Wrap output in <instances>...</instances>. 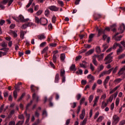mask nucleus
<instances>
[{
    "instance_id": "nucleus-20",
    "label": "nucleus",
    "mask_w": 125,
    "mask_h": 125,
    "mask_svg": "<svg viewBox=\"0 0 125 125\" xmlns=\"http://www.w3.org/2000/svg\"><path fill=\"white\" fill-rule=\"evenodd\" d=\"M38 38L39 40H40V41H42V40H44L45 39V36L44 34H40L38 36Z\"/></svg>"
},
{
    "instance_id": "nucleus-55",
    "label": "nucleus",
    "mask_w": 125,
    "mask_h": 125,
    "mask_svg": "<svg viewBox=\"0 0 125 125\" xmlns=\"http://www.w3.org/2000/svg\"><path fill=\"white\" fill-rule=\"evenodd\" d=\"M98 116H99V112L98 111L95 113L94 119H97V118H98Z\"/></svg>"
},
{
    "instance_id": "nucleus-39",
    "label": "nucleus",
    "mask_w": 125,
    "mask_h": 125,
    "mask_svg": "<svg viewBox=\"0 0 125 125\" xmlns=\"http://www.w3.org/2000/svg\"><path fill=\"white\" fill-rule=\"evenodd\" d=\"M19 19L20 20V21H21V22H24V17L21 15H20L19 16Z\"/></svg>"
},
{
    "instance_id": "nucleus-40",
    "label": "nucleus",
    "mask_w": 125,
    "mask_h": 125,
    "mask_svg": "<svg viewBox=\"0 0 125 125\" xmlns=\"http://www.w3.org/2000/svg\"><path fill=\"white\" fill-rule=\"evenodd\" d=\"M71 71H75L76 70V66L75 64H72L70 68Z\"/></svg>"
},
{
    "instance_id": "nucleus-34",
    "label": "nucleus",
    "mask_w": 125,
    "mask_h": 125,
    "mask_svg": "<svg viewBox=\"0 0 125 125\" xmlns=\"http://www.w3.org/2000/svg\"><path fill=\"white\" fill-rule=\"evenodd\" d=\"M93 97H94L93 95H90L88 98L89 103H91V102H92V101L93 100Z\"/></svg>"
},
{
    "instance_id": "nucleus-54",
    "label": "nucleus",
    "mask_w": 125,
    "mask_h": 125,
    "mask_svg": "<svg viewBox=\"0 0 125 125\" xmlns=\"http://www.w3.org/2000/svg\"><path fill=\"white\" fill-rule=\"evenodd\" d=\"M42 10H39L37 13L36 14L37 15H41V14H42Z\"/></svg>"
},
{
    "instance_id": "nucleus-58",
    "label": "nucleus",
    "mask_w": 125,
    "mask_h": 125,
    "mask_svg": "<svg viewBox=\"0 0 125 125\" xmlns=\"http://www.w3.org/2000/svg\"><path fill=\"white\" fill-rule=\"evenodd\" d=\"M50 65L52 68L53 69H55V65H54V64H53V62H50Z\"/></svg>"
},
{
    "instance_id": "nucleus-57",
    "label": "nucleus",
    "mask_w": 125,
    "mask_h": 125,
    "mask_svg": "<svg viewBox=\"0 0 125 125\" xmlns=\"http://www.w3.org/2000/svg\"><path fill=\"white\" fill-rule=\"evenodd\" d=\"M56 21V17L53 16L52 19V23H55Z\"/></svg>"
},
{
    "instance_id": "nucleus-61",
    "label": "nucleus",
    "mask_w": 125,
    "mask_h": 125,
    "mask_svg": "<svg viewBox=\"0 0 125 125\" xmlns=\"http://www.w3.org/2000/svg\"><path fill=\"white\" fill-rule=\"evenodd\" d=\"M47 50H48V47H45L42 51V53H45V52H46Z\"/></svg>"
},
{
    "instance_id": "nucleus-48",
    "label": "nucleus",
    "mask_w": 125,
    "mask_h": 125,
    "mask_svg": "<svg viewBox=\"0 0 125 125\" xmlns=\"http://www.w3.org/2000/svg\"><path fill=\"white\" fill-rule=\"evenodd\" d=\"M13 95L14 98L16 99L17 98V91L15 90L13 92Z\"/></svg>"
},
{
    "instance_id": "nucleus-62",
    "label": "nucleus",
    "mask_w": 125,
    "mask_h": 125,
    "mask_svg": "<svg viewBox=\"0 0 125 125\" xmlns=\"http://www.w3.org/2000/svg\"><path fill=\"white\" fill-rule=\"evenodd\" d=\"M71 122V119H67L66 121V122H65V125H69L70 123Z\"/></svg>"
},
{
    "instance_id": "nucleus-5",
    "label": "nucleus",
    "mask_w": 125,
    "mask_h": 125,
    "mask_svg": "<svg viewBox=\"0 0 125 125\" xmlns=\"http://www.w3.org/2000/svg\"><path fill=\"white\" fill-rule=\"evenodd\" d=\"M47 19L44 18H42L40 19V23L42 24V26H45L46 24H47Z\"/></svg>"
},
{
    "instance_id": "nucleus-38",
    "label": "nucleus",
    "mask_w": 125,
    "mask_h": 125,
    "mask_svg": "<svg viewBox=\"0 0 125 125\" xmlns=\"http://www.w3.org/2000/svg\"><path fill=\"white\" fill-rule=\"evenodd\" d=\"M120 45V43H118L117 42H115L114 45L112 47L113 49H116V48H117V47H118V46Z\"/></svg>"
},
{
    "instance_id": "nucleus-3",
    "label": "nucleus",
    "mask_w": 125,
    "mask_h": 125,
    "mask_svg": "<svg viewBox=\"0 0 125 125\" xmlns=\"http://www.w3.org/2000/svg\"><path fill=\"white\" fill-rule=\"evenodd\" d=\"M125 24L122 23V24L120 25V27L118 29V32L116 33L115 36H118L119 34H123V33H124V31H125Z\"/></svg>"
},
{
    "instance_id": "nucleus-36",
    "label": "nucleus",
    "mask_w": 125,
    "mask_h": 125,
    "mask_svg": "<svg viewBox=\"0 0 125 125\" xmlns=\"http://www.w3.org/2000/svg\"><path fill=\"white\" fill-rule=\"evenodd\" d=\"M122 51H124L123 48H119L117 50V55H119L120 53H122Z\"/></svg>"
},
{
    "instance_id": "nucleus-23",
    "label": "nucleus",
    "mask_w": 125,
    "mask_h": 125,
    "mask_svg": "<svg viewBox=\"0 0 125 125\" xmlns=\"http://www.w3.org/2000/svg\"><path fill=\"white\" fill-rule=\"evenodd\" d=\"M95 36V34H91L89 35V40H88V42H91L92 41V38Z\"/></svg>"
},
{
    "instance_id": "nucleus-26",
    "label": "nucleus",
    "mask_w": 125,
    "mask_h": 125,
    "mask_svg": "<svg viewBox=\"0 0 125 125\" xmlns=\"http://www.w3.org/2000/svg\"><path fill=\"white\" fill-rule=\"evenodd\" d=\"M113 99H114V96L111 95L109 98L107 100V103H109V102H112L113 101Z\"/></svg>"
},
{
    "instance_id": "nucleus-7",
    "label": "nucleus",
    "mask_w": 125,
    "mask_h": 125,
    "mask_svg": "<svg viewBox=\"0 0 125 125\" xmlns=\"http://www.w3.org/2000/svg\"><path fill=\"white\" fill-rule=\"evenodd\" d=\"M48 8L49 9H50V10H51L52 11H58V10H59V8H58L54 5L50 6L48 7Z\"/></svg>"
},
{
    "instance_id": "nucleus-21",
    "label": "nucleus",
    "mask_w": 125,
    "mask_h": 125,
    "mask_svg": "<svg viewBox=\"0 0 125 125\" xmlns=\"http://www.w3.org/2000/svg\"><path fill=\"white\" fill-rule=\"evenodd\" d=\"M87 79H88L90 80V82H92L95 80L94 77L92 76L91 74H90L87 76Z\"/></svg>"
},
{
    "instance_id": "nucleus-24",
    "label": "nucleus",
    "mask_w": 125,
    "mask_h": 125,
    "mask_svg": "<svg viewBox=\"0 0 125 125\" xmlns=\"http://www.w3.org/2000/svg\"><path fill=\"white\" fill-rule=\"evenodd\" d=\"M122 82V79L121 78H118L116 79L114 81V83H115V84H118V83H120Z\"/></svg>"
},
{
    "instance_id": "nucleus-29",
    "label": "nucleus",
    "mask_w": 125,
    "mask_h": 125,
    "mask_svg": "<svg viewBox=\"0 0 125 125\" xmlns=\"http://www.w3.org/2000/svg\"><path fill=\"white\" fill-rule=\"evenodd\" d=\"M61 77H65V70L64 69H62L61 70Z\"/></svg>"
},
{
    "instance_id": "nucleus-32",
    "label": "nucleus",
    "mask_w": 125,
    "mask_h": 125,
    "mask_svg": "<svg viewBox=\"0 0 125 125\" xmlns=\"http://www.w3.org/2000/svg\"><path fill=\"white\" fill-rule=\"evenodd\" d=\"M96 51L97 53H100V52H101V48H100V46H98L96 47Z\"/></svg>"
},
{
    "instance_id": "nucleus-16",
    "label": "nucleus",
    "mask_w": 125,
    "mask_h": 125,
    "mask_svg": "<svg viewBox=\"0 0 125 125\" xmlns=\"http://www.w3.org/2000/svg\"><path fill=\"white\" fill-rule=\"evenodd\" d=\"M30 88H31V90L32 92H35L36 91V90L35 89V88H36V89H37V90H39V87H36V86H35L33 84H32L31 85Z\"/></svg>"
},
{
    "instance_id": "nucleus-37",
    "label": "nucleus",
    "mask_w": 125,
    "mask_h": 125,
    "mask_svg": "<svg viewBox=\"0 0 125 125\" xmlns=\"http://www.w3.org/2000/svg\"><path fill=\"white\" fill-rule=\"evenodd\" d=\"M20 37L22 39V40L24 39V36L25 35V34L24 33V31H21L20 33Z\"/></svg>"
},
{
    "instance_id": "nucleus-30",
    "label": "nucleus",
    "mask_w": 125,
    "mask_h": 125,
    "mask_svg": "<svg viewBox=\"0 0 125 125\" xmlns=\"http://www.w3.org/2000/svg\"><path fill=\"white\" fill-rule=\"evenodd\" d=\"M119 104H120V98H117L115 101V105L118 107L119 106Z\"/></svg>"
},
{
    "instance_id": "nucleus-31",
    "label": "nucleus",
    "mask_w": 125,
    "mask_h": 125,
    "mask_svg": "<svg viewBox=\"0 0 125 125\" xmlns=\"http://www.w3.org/2000/svg\"><path fill=\"white\" fill-rule=\"evenodd\" d=\"M35 23H37V24H40L41 23V20H40L38 17H35Z\"/></svg>"
},
{
    "instance_id": "nucleus-19",
    "label": "nucleus",
    "mask_w": 125,
    "mask_h": 125,
    "mask_svg": "<svg viewBox=\"0 0 125 125\" xmlns=\"http://www.w3.org/2000/svg\"><path fill=\"white\" fill-rule=\"evenodd\" d=\"M87 122V118L85 117L83 120L80 123V125H86Z\"/></svg>"
},
{
    "instance_id": "nucleus-10",
    "label": "nucleus",
    "mask_w": 125,
    "mask_h": 125,
    "mask_svg": "<svg viewBox=\"0 0 125 125\" xmlns=\"http://www.w3.org/2000/svg\"><path fill=\"white\" fill-rule=\"evenodd\" d=\"M96 30L98 31V37H100L101 35H103V34H104V30L102 29V28L98 29V27H96Z\"/></svg>"
},
{
    "instance_id": "nucleus-1",
    "label": "nucleus",
    "mask_w": 125,
    "mask_h": 125,
    "mask_svg": "<svg viewBox=\"0 0 125 125\" xmlns=\"http://www.w3.org/2000/svg\"><path fill=\"white\" fill-rule=\"evenodd\" d=\"M113 54V53H110L108 55H107L104 59V61H105V64L107 65V64H109V63H111V62L113 61L112 59L113 58H112V55Z\"/></svg>"
},
{
    "instance_id": "nucleus-35",
    "label": "nucleus",
    "mask_w": 125,
    "mask_h": 125,
    "mask_svg": "<svg viewBox=\"0 0 125 125\" xmlns=\"http://www.w3.org/2000/svg\"><path fill=\"white\" fill-rule=\"evenodd\" d=\"M103 119H104L103 116H100V117L98 118V119H97V122L98 123H101V122H102V120H103Z\"/></svg>"
},
{
    "instance_id": "nucleus-11",
    "label": "nucleus",
    "mask_w": 125,
    "mask_h": 125,
    "mask_svg": "<svg viewBox=\"0 0 125 125\" xmlns=\"http://www.w3.org/2000/svg\"><path fill=\"white\" fill-rule=\"evenodd\" d=\"M32 97L33 100H35L36 102H39V101H40V97H39L38 95L36 94V93L33 94Z\"/></svg>"
},
{
    "instance_id": "nucleus-60",
    "label": "nucleus",
    "mask_w": 125,
    "mask_h": 125,
    "mask_svg": "<svg viewBox=\"0 0 125 125\" xmlns=\"http://www.w3.org/2000/svg\"><path fill=\"white\" fill-rule=\"evenodd\" d=\"M42 116L44 117H47V112H46L45 110L43 111Z\"/></svg>"
},
{
    "instance_id": "nucleus-13",
    "label": "nucleus",
    "mask_w": 125,
    "mask_h": 125,
    "mask_svg": "<svg viewBox=\"0 0 125 125\" xmlns=\"http://www.w3.org/2000/svg\"><path fill=\"white\" fill-rule=\"evenodd\" d=\"M92 62L95 65V66H98V63L96 61V56H93L92 58Z\"/></svg>"
},
{
    "instance_id": "nucleus-56",
    "label": "nucleus",
    "mask_w": 125,
    "mask_h": 125,
    "mask_svg": "<svg viewBox=\"0 0 125 125\" xmlns=\"http://www.w3.org/2000/svg\"><path fill=\"white\" fill-rule=\"evenodd\" d=\"M96 86H97V84H96V83H94L92 87V90H94V89L96 88Z\"/></svg>"
},
{
    "instance_id": "nucleus-59",
    "label": "nucleus",
    "mask_w": 125,
    "mask_h": 125,
    "mask_svg": "<svg viewBox=\"0 0 125 125\" xmlns=\"http://www.w3.org/2000/svg\"><path fill=\"white\" fill-rule=\"evenodd\" d=\"M1 45L2 47H6V46H7V44H6L5 42H2Z\"/></svg>"
},
{
    "instance_id": "nucleus-52",
    "label": "nucleus",
    "mask_w": 125,
    "mask_h": 125,
    "mask_svg": "<svg viewBox=\"0 0 125 125\" xmlns=\"http://www.w3.org/2000/svg\"><path fill=\"white\" fill-rule=\"evenodd\" d=\"M45 16H48L49 15V10L48 9L45 11Z\"/></svg>"
},
{
    "instance_id": "nucleus-22",
    "label": "nucleus",
    "mask_w": 125,
    "mask_h": 125,
    "mask_svg": "<svg viewBox=\"0 0 125 125\" xmlns=\"http://www.w3.org/2000/svg\"><path fill=\"white\" fill-rule=\"evenodd\" d=\"M22 84V83L21 82H19L17 84H16L15 86V88L16 90H20L19 89V85H21Z\"/></svg>"
},
{
    "instance_id": "nucleus-2",
    "label": "nucleus",
    "mask_w": 125,
    "mask_h": 125,
    "mask_svg": "<svg viewBox=\"0 0 125 125\" xmlns=\"http://www.w3.org/2000/svg\"><path fill=\"white\" fill-rule=\"evenodd\" d=\"M120 122V117L117 115H114L112 117V125H116Z\"/></svg>"
},
{
    "instance_id": "nucleus-41",
    "label": "nucleus",
    "mask_w": 125,
    "mask_h": 125,
    "mask_svg": "<svg viewBox=\"0 0 125 125\" xmlns=\"http://www.w3.org/2000/svg\"><path fill=\"white\" fill-rule=\"evenodd\" d=\"M11 34L13 35V37L14 38H17V33H16V32L15 31H12L11 32Z\"/></svg>"
},
{
    "instance_id": "nucleus-25",
    "label": "nucleus",
    "mask_w": 125,
    "mask_h": 125,
    "mask_svg": "<svg viewBox=\"0 0 125 125\" xmlns=\"http://www.w3.org/2000/svg\"><path fill=\"white\" fill-rule=\"evenodd\" d=\"M59 82V74H57L55 78V83H57Z\"/></svg>"
},
{
    "instance_id": "nucleus-33",
    "label": "nucleus",
    "mask_w": 125,
    "mask_h": 125,
    "mask_svg": "<svg viewBox=\"0 0 125 125\" xmlns=\"http://www.w3.org/2000/svg\"><path fill=\"white\" fill-rule=\"evenodd\" d=\"M61 60L62 61H64V60H65V54H62L61 55Z\"/></svg>"
},
{
    "instance_id": "nucleus-14",
    "label": "nucleus",
    "mask_w": 125,
    "mask_h": 125,
    "mask_svg": "<svg viewBox=\"0 0 125 125\" xmlns=\"http://www.w3.org/2000/svg\"><path fill=\"white\" fill-rule=\"evenodd\" d=\"M87 62L85 61H83L82 63L80 64V67L81 68H83V69H85L86 68V64Z\"/></svg>"
},
{
    "instance_id": "nucleus-47",
    "label": "nucleus",
    "mask_w": 125,
    "mask_h": 125,
    "mask_svg": "<svg viewBox=\"0 0 125 125\" xmlns=\"http://www.w3.org/2000/svg\"><path fill=\"white\" fill-rule=\"evenodd\" d=\"M106 97H107V95L104 94L101 96L100 99H106Z\"/></svg>"
},
{
    "instance_id": "nucleus-43",
    "label": "nucleus",
    "mask_w": 125,
    "mask_h": 125,
    "mask_svg": "<svg viewBox=\"0 0 125 125\" xmlns=\"http://www.w3.org/2000/svg\"><path fill=\"white\" fill-rule=\"evenodd\" d=\"M125 54H122L119 56L118 59H123V58H125Z\"/></svg>"
},
{
    "instance_id": "nucleus-18",
    "label": "nucleus",
    "mask_w": 125,
    "mask_h": 125,
    "mask_svg": "<svg viewBox=\"0 0 125 125\" xmlns=\"http://www.w3.org/2000/svg\"><path fill=\"white\" fill-rule=\"evenodd\" d=\"M120 87V85L117 86L113 89L110 90V91L109 92V94H112V93H114L116 90L118 89Z\"/></svg>"
},
{
    "instance_id": "nucleus-50",
    "label": "nucleus",
    "mask_w": 125,
    "mask_h": 125,
    "mask_svg": "<svg viewBox=\"0 0 125 125\" xmlns=\"http://www.w3.org/2000/svg\"><path fill=\"white\" fill-rule=\"evenodd\" d=\"M49 45L51 47H55V46H56V45H57V43H51L49 44Z\"/></svg>"
},
{
    "instance_id": "nucleus-51",
    "label": "nucleus",
    "mask_w": 125,
    "mask_h": 125,
    "mask_svg": "<svg viewBox=\"0 0 125 125\" xmlns=\"http://www.w3.org/2000/svg\"><path fill=\"white\" fill-rule=\"evenodd\" d=\"M71 107L73 108H76V106H77V103H73L71 104Z\"/></svg>"
},
{
    "instance_id": "nucleus-45",
    "label": "nucleus",
    "mask_w": 125,
    "mask_h": 125,
    "mask_svg": "<svg viewBox=\"0 0 125 125\" xmlns=\"http://www.w3.org/2000/svg\"><path fill=\"white\" fill-rule=\"evenodd\" d=\"M114 108H115V104L112 103L110 105V110L113 111V110H114Z\"/></svg>"
},
{
    "instance_id": "nucleus-28",
    "label": "nucleus",
    "mask_w": 125,
    "mask_h": 125,
    "mask_svg": "<svg viewBox=\"0 0 125 125\" xmlns=\"http://www.w3.org/2000/svg\"><path fill=\"white\" fill-rule=\"evenodd\" d=\"M123 38V36H120L119 37H116V35L114 36V38L115 40V41H117V42H119V41H121V39Z\"/></svg>"
},
{
    "instance_id": "nucleus-17",
    "label": "nucleus",
    "mask_w": 125,
    "mask_h": 125,
    "mask_svg": "<svg viewBox=\"0 0 125 125\" xmlns=\"http://www.w3.org/2000/svg\"><path fill=\"white\" fill-rule=\"evenodd\" d=\"M108 105V103H106L104 101H103L102 103L101 108L102 109H104Z\"/></svg>"
},
{
    "instance_id": "nucleus-15",
    "label": "nucleus",
    "mask_w": 125,
    "mask_h": 125,
    "mask_svg": "<svg viewBox=\"0 0 125 125\" xmlns=\"http://www.w3.org/2000/svg\"><path fill=\"white\" fill-rule=\"evenodd\" d=\"M93 52H94V50L90 49L85 53V55L86 56H89V55H91Z\"/></svg>"
},
{
    "instance_id": "nucleus-12",
    "label": "nucleus",
    "mask_w": 125,
    "mask_h": 125,
    "mask_svg": "<svg viewBox=\"0 0 125 125\" xmlns=\"http://www.w3.org/2000/svg\"><path fill=\"white\" fill-rule=\"evenodd\" d=\"M94 56H96V58H98V61H101L103 58H104V54H103L100 56L95 55Z\"/></svg>"
},
{
    "instance_id": "nucleus-42",
    "label": "nucleus",
    "mask_w": 125,
    "mask_h": 125,
    "mask_svg": "<svg viewBox=\"0 0 125 125\" xmlns=\"http://www.w3.org/2000/svg\"><path fill=\"white\" fill-rule=\"evenodd\" d=\"M57 60V59L56 58V55L54 54L53 56V61L54 63H56Z\"/></svg>"
},
{
    "instance_id": "nucleus-64",
    "label": "nucleus",
    "mask_w": 125,
    "mask_h": 125,
    "mask_svg": "<svg viewBox=\"0 0 125 125\" xmlns=\"http://www.w3.org/2000/svg\"><path fill=\"white\" fill-rule=\"evenodd\" d=\"M9 125H15V122L14 121H11L9 123Z\"/></svg>"
},
{
    "instance_id": "nucleus-53",
    "label": "nucleus",
    "mask_w": 125,
    "mask_h": 125,
    "mask_svg": "<svg viewBox=\"0 0 125 125\" xmlns=\"http://www.w3.org/2000/svg\"><path fill=\"white\" fill-rule=\"evenodd\" d=\"M14 1V0H8V6H10V5H11V4L12 3V2Z\"/></svg>"
},
{
    "instance_id": "nucleus-9",
    "label": "nucleus",
    "mask_w": 125,
    "mask_h": 125,
    "mask_svg": "<svg viewBox=\"0 0 125 125\" xmlns=\"http://www.w3.org/2000/svg\"><path fill=\"white\" fill-rule=\"evenodd\" d=\"M110 80V77L107 76L106 77V79L104 82V86L105 87V88H107V84L108 83V82H109V80Z\"/></svg>"
},
{
    "instance_id": "nucleus-6",
    "label": "nucleus",
    "mask_w": 125,
    "mask_h": 125,
    "mask_svg": "<svg viewBox=\"0 0 125 125\" xmlns=\"http://www.w3.org/2000/svg\"><path fill=\"white\" fill-rule=\"evenodd\" d=\"M99 98H100L99 96H95V99L93 101L94 104H93V107H95V106H97V102H98V100H99Z\"/></svg>"
},
{
    "instance_id": "nucleus-44",
    "label": "nucleus",
    "mask_w": 125,
    "mask_h": 125,
    "mask_svg": "<svg viewBox=\"0 0 125 125\" xmlns=\"http://www.w3.org/2000/svg\"><path fill=\"white\" fill-rule=\"evenodd\" d=\"M27 27H28V24L25 23L24 24L22 25L21 29L25 30V29L27 28Z\"/></svg>"
},
{
    "instance_id": "nucleus-8",
    "label": "nucleus",
    "mask_w": 125,
    "mask_h": 125,
    "mask_svg": "<svg viewBox=\"0 0 125 125\" xmlns=\"http://www.w3.org/2000/svg\"><path fill=\"white\" fill-rule=\"evenodd\" d=\"M85 117V109H83L82 111V113L80 115V120H83Z\"/></svg>"
},
{
    "instance_id": "nucleus-46",
    "label": "nucleus",
    "mask_w": 125,
    "mask_h": 125,
    "mask_svg": "<svg viewBox=\"0 0 125 125\" xmlns=\"http://www.w3.org/2000/svg\"><path fill=\"white\" fill-rule=\"evenodd\" d=\"M118 69H119V67H118V66H116L114 69L113 70V71H112V74H116Z\"/></svg>"
},
{
    "instance_id": "nucleus-27",
    "label": "nucleus",
    "mask_w": 125,
    "mask_h": 125,
    "mask_svg": "<svg viewBox=\"0 0 125 125\" xmlns=\"http://www.w3.org/2000/svg\"><path fill=\"white\" fill-rule=\"evenodd\" d=\"M104 69V66L103 65H101L98 67V72L99 73L101 71H102Z\"/></svg>"
},
{
    "instance_id": "nucleus-63",
    "label": "nucleus",
    "mask_w": 125,
    "mask_h": 125,
    "mask_svg": "<svg viewBox=\"0 0 125 125\" xmlns=\"http://www.w3.org/2000/svg\"><path fill=\"white\" fill-rule=\"evenodd\" d=\"M125 125V120H123L119 123V125Z\"/></svg>"
},
{
    "instance_id": "nucleus-4",
    "label": "nucleus",
    "mask_w": 125,
    "mask_h": 125,
    "mask_svg": "<svg viewBox=\"0 0 125 125\" xmlns=\"http://www.w3.org/2000/svg\"><path fill=\"white\" fill-rule=\"evenodd\" d=\"M112 70H113V68L110 69L107 71H104L102 73H101L100 74V78H101L102 77H103L105 75H109V74H111V72H112Z\"/></svg>"
},
{
    "instance_id": "nucleus-49",
    "label": "nucleus",
    "mask_w": 125,
    "mask_h": 125,
    "mask_svg": "<svg viewBox=\"0 0 125 125\" xmlns=\"http://www.w3.org/2000/svg\"><path fill=\"white\" fill-rule=\"evenodd\" d=\"M90 69L93 72L94 71V66H93V64L92 63L90 64Z\"/></svg>"
}]
</instances>
